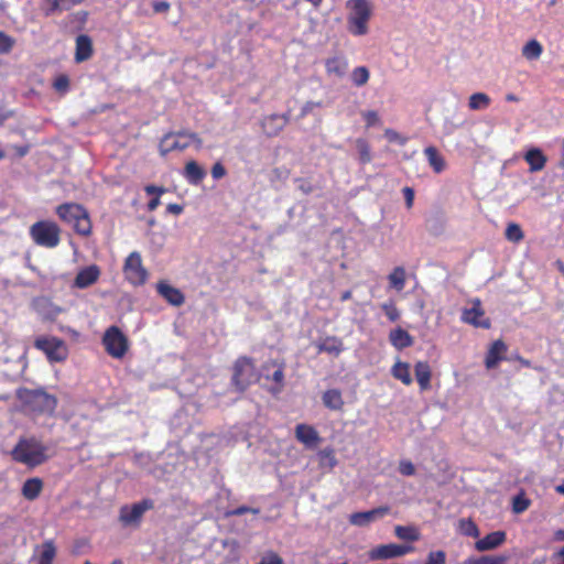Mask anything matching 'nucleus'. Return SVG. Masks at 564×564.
Masks as SVG:
<instances>
[{"label": "nucleus", "mask_w": 564, "mask_h": 564, "mask_svg": "<svg viewBox=\"0 0 564 564\" xmlns=\"http://www.w3.org/2000/svg\"><path fill=\"white\" fill-rule=\"evenodd\" d=\"M446 553L442 550L432 551L429 553L426 562L424 564H445Z\"/></svg>", "instance_id": "nucleus-45"}, {"label": "nucleus", "mask_w": 564, "mask_h": 564, "mask_svg": "<svg viewBox=\"0 0 564 564\" xmlns=\"http://www.w3.org/2000/svg\"><path fill=\"white\" fill-rule=\"evenodd\" d=\"M322 102L321 101H307L303 105V107L301 108V112H300V118H304L306 117L308 113H311L313 111V109L315 107H322Z\"/></svg>", "instance_id": "nucleus-54"}, {"label": "nucleus", "mask_w": 564, "mask_h": 564, "mask_svg": "<svg viewBox=\"0 0 564 564\" xmlns=\"http://www.w3.org/2000/svg\"><path fill=\"white\" fill-rule=\"evenodd\" d=\"M414 551L412 545H402V544H382L369 552V556L371 560H388L403 556L408 553Z\"/></svg>", "instance_id": "nucleus-12"}, {"label": "nucleus", "mask_w": 564, "mask_h": 564, "mask_svg": "<svg viewBox=\"0 0 564 564\" xmlns=\"http://www.w3.org/2000/svg\"><path fill=\"white\" fill-rule=\"evenodd\" d=\"M258 564H284V562L278 553L269 551L261 557Z\"/></svg>", "instance_id": "nucleus-48"}, {"label": "nucleus", "mask_w": 564, "mask_h": 564, "mask_svg": "<svg viewBox=\"0 0 564 564\" xmlns=\"http://www.w3.org/2000/svg\"><path fill=\"white\" fill-rule=\"evenodd\" d=\"M124 274L130 282H145L148 272L142 265L139 252H131L124 262Z\"/></svg>", "instance_id": "nucleus-13"}, {"label": "nucleus", "mask_w": 564, "mask_h": 564, "mask_svg": "<svg viewBox=\"0 0 564 564\" xmlns=\"http://www.w3.org/2000/svg\"><path fill=\"white\" fill-rule=\"evenodd\" d=\"M347 7L350 12L347 18L348 31L357 36L368 33V21L371 17V7L368 0H349Z\"/></svg>", "instance_id": "nucleus-4"}, {"label": "nucleus", "mask_w": 564, "mask_h": 564, "mask_svg": "<svg viewBox=\"0 0 564 564\" xmlns=\"http://www.w3.org/2000/svg\"><path fill=\"white\" fill-rule=\"evenodd\" d=\"M524 160L530 165L531 172H538L543 170L546 163L545 155L542 153L540 149L536 148L530 149L525 153Z\"/></svg>", "instance_id": "nucleus-27"}, {"label": "nucleus", "mask_w": 564, "mask_h": 564, "mask_svg": "<svg viewBox=\"0 0 564 564\" xmlns=\"http://www.w3.org/2000/svg\"><path fill=\"white\" fill-rule=\"evenodd\" d=\"M288 119L280 118V115H270L262 120V129L269 137L278 135L286 126Z\"/></svg>", "instance_id": "nucleus-23"}, {"label": "nucleus", "mask_w": 564, "mask_h": 564, "mask_svg": "<svg viewBox=\"0 0 564 564\" xmlns=\"http://www.w3.org/2000/svg\"><path fill=\"white\" fill-rule=\"evenodd\" d=\"M542 51V45L536 40H530L522 47V55L529 61H534L541 56Z\"/></svg>", "instance_id": "nucleus-38"}, {"label": "nucleus", "mask_w": 564, "mask_h": 564, "mask_svg": "<svg viewBox=\"0 0 564 564\" xmlns=\"http://www.w3.org/2000/svg\"><path fill=\"white\" fill-rule=\"evenodd\" d=\"M322 401L325 408L332 411H343L345 401L339 389H327L323 395Z\"/></svg>", "instance_id": "nucleus-22"}, {"label": "nucleus", "mask_w": 564, "mask_h": 564, "mask_svg": "<svg viewBox=\"0 0 564 564\" xmlns=\"http://www.w3.org/2000/svg\"><path fill=\"white\" fill-rule=\"evenodd\" d=\"M84 0H46L48 7L46 8V15L54 13L55 11L69 10L76 4L82 3Z\"/></svg>", "instance_id": "nucleus-33"}, {"label": "nucleus", "mask_w": 564, "mask_h": 564, "mask_svg": "<svg viewBox=\"0 0 564 564\" xmlns=\"http://www.w3.org/2000/svg\"><path fill=\"white\" fill-rule=\"evenodd\" d=\"M154 508V502L151 499H143L140 502L133 503L131 507L123 506L120 509L119 519L124 524L139 523L144 512Z\"/></svg>", "instance_id": "nucleus-10"}, {"label": "nucleus", "mask_w": 564, "mask_h": 564, "mask_svg": "<svg viewBox=\"0 0 564 564\" xmlns=\"http://www.w3.org/2000/svg\"><path fill=\"white\" fill-rule=\"evenodd\" d=\"M386 135L388 137V139L390 141H400V143H404L405 142V139H401L400 134L397 131L388 129L386 131Z\"/></svg>", "instance_id": "nucleus-59"}, {"label": "nucleus", "mask_w": 564, "mask_h": 564, "mask_svg": "<svg viewBox=\"0 0 564 564\" xmlns=\"http://www.w3.org/2000/svg\"><path fill=\"white\" fill-rule=\"evenodd\" d=\"M270 368H275L272 376L267 375L268 380H272L279 386V391L282 389L284 383V365L279 364L275 360H270L264 364L263 370H269Z\"/></svg>", "instance_id": "nucleus-30"}, {"label": "nucleus", "mask_w": 564, "mask_h": 564, "mask_svg": "<svg viewBox=\"0 0 564 564\" xmlns=\"http://www.w3.org/2000/svg\"><path fill=\"white\" fill-rule=\"evenodd\" d=\"M192 143H196V148L202 147V139L193 132L178 131L166 133L160 142L159 149L162 155H166L172 151H183L188 148Z\"/></svg>", "instance_id": "nucleus-8"}, {"label": "nucleus", "mask_w": 564, "mask_h": 564, "mask_svg": "<svg viewBox=\"0 0 564 564\" xmlns=\"http://www.w3.org/2000/svg\"><path fill=\"white\" fill-rule=\"evenodd\" d=\"M458 531L465 536H479V529L471 519H460L458 522Z\"/></svg>", "instance_id": "nucleus-40"}, {"label": "nucleus", "mask_w": 564, "mask_h": 564, "mask_svg": "<svg viewBox=\"0 0 564 564\" xmlns=\"http://www.w3.org/2000/svg\"><path fill=\"white\" fill-rule=\"evenodd\" d=\"M507 540L505 531H494L479 539L475 543V549L478 552L491 551L502 545Z\"/></svg>", "instance_id": "nucleus-18"}, {"label": "nucleus", "mask_w": 564, "mask_h": 564, "mask_svg": "<svg viewBox=\"0 0 564 564\" xmlns=\"http://www.w3.org/2000/svg\"><path fill=\"white\" fill-rule=\"evenodd\" d=\"M156 292L172 305L180 306L184 303L183 293L172 284H156Z\"/></svg>", "instance_id": "nucleus-21"}, {"label": "nucleus", "mask_w": 564, "mask_h": 564, "mask_svg": "<svg viewBox=\"0 0 564 564\" xmlns=\"http://www.w3.org/2000/svg\"><path fill=\"white\" fill-rule=\"evenodd\" d=\"M362 118L365 119L367 127H373L380 123L379 115L375 110L364 111Z\"/></svg>", "instance_id": "nucleus-50"}, {"label": "nucleus", "mask_w": 564, "mask_h": 564, "mask_svg": "<svg viewBox=\"0 0 564 564\" xmlns=\"http://www.w3.org/2000/svg\"><path fill=\"white\" fill-rule=\"evenodd\" d=\"M30 236L35 245L53 249L61 242V228L54 221L40 220L30 227Z\"/></svg>", "instance_id": "nucleus-5"}, {"label": "nucleus", "mask_w": 564, "mask_h": 564, "mask_svg": "<svg viewBox=\"0 0 564 564\" xmlns=\"http://www.w3.org/2000/svg\"><path fill=\"white\" fill-rule=\"evenodd\" d=\"M424 154L427 159L430 166L435 173H442L445 170L446 163L440 151L431 145L425 148Z\"/></svg>", "instance_id": "nucleus-26"}, {"label": "nucleus", "mask_w": 564, "mask_h": 564, "mask_svg": "<svg viewBox=\"0 0 564 564\" xmlns=\"http://www.w3.org/2000/svg\"><path fill=\"white\" fill-rule=\"evenodd\" d=\"M160 204H161V202H160V197H154V198H152V199L148 203V209H149L150 212H153V210H155V209L159 207V205H160Z\"/></svg>", "instance_id": "nucleus-61"}, {"label": "nucleus", "mask_w": 564, "mask_h": 564, "mask_svg": "<svg viewBox=\"0 0 564 564\" xmlns=\"http://www.w3.org/2000/svg\"><path fill=\"white\" fill-rule=\"evenodd\" d=\"M259 375L252 358L239 357L232 367L231 382L239 391H245L251 383L257 382Z\"/></svg>", "instance_id": "nucleus-6"}, {"label": "nucleus", "mask_w": 564, "mask_h": 564, "mask_svg": "<svg viewBox=\"0 0 564 564\" xmlns=\"http://www.w3.org/2000/svg\"><path fill=\"white\" fill-rule=\"evenodd\" d=\"M399 471L403 476H412L415 473V467L410 460H401L399 464Z\"/></svg>", "instance_id": "nucleus-52"}, {"label": "nucleus", "mask_w": 564, "mask_h": 564, "mask_svg": "<svg viewBox=\"0 0 564 564\" xmlns=\"http://www.w3.org/2000/svg\"><path fill=\"white\" fill-rule=\"evenodd\" d=\"M391 375L405 386H410L412 383L410 365L408 362H395L391 369Z\"/></svg>", "instance_id": "nucleus-31"}, {"label": "nucleus", "mask_w": 564, "mask_h": 564, "mask_svg": "<svg viewBox=\"0 0 564 564\" xmlns=\"http://www.w3.org/2000/svg\"><path fill=\"white\" fill-rule=\"evenodd\" d=\"M53 87L56 91H58L61 94H65L69 88L68 76L62 74L58 77H56V79L54 80Z\"/></svg>", "instance_id": "nucleus-46"}, {"label": "nucleus", "mask_w": 564, "mask_h": 564, "mask_svg": "<svg viewBox=\"0 0 564 564\" xmlns=\"http://www.w3.org/2000/svg\"><path fill=\"white\" fill-rule=\"evenodd\" d=\"M33 346L42 351L50 362H63L68 357V348L62 338L56 336H37Z\"/></svg>", "instance_id": "nucleus-7"}, {"label": "nucleus", "mask_w": 564, "mask_h": 564, "mask_svg": "<svg viewBox=\"0 0 564 564\" xmlns=\"http://www.w3.org/2000/svg\"><path fill=\"white\" fill-rule=\"evenodd\" d=\"M170 9V3L166 1H158L153 4V10L158 13L166 12Z\"/></svg>", "instance_id": "nucleus-58"}, {"label": "nucleus", "mask_w": 564, "mask_h": 564, "mask_svg": "<svg viewBox=\"0 0 564 564\" xmlns=\"http://www.w3.org/2000/svg\"><path fill=\"white\" fill-rule=\"evenodd\" d=\"M508 557L503 555H482L479 557H468L464 564H505Z\"/></svg>", "instance_id": "nucleus-37"}, {"label": "nucleus", "mask_w": 564, "mask_h": 564, "mask_svg": "<svg viewBox=\"0 0 564 564\" xmlns=\"http://www.w3.org/2000/svg\"><path fill=\"white\" fill-rule=\"evenodd\" d=\"M295 438L307 448H315L322 441L317 430L305 423L295 426Z\"/></svg>", "instance_id": "nucleus-17"}, {"label": "nucleus", "mask_w": 564, "mask_h": 564, "mask_svg": "<svg viewBox=\"0 0 564 564\" xmlns=\"http://www.w3.org/2000/svg\"><path fill=\"white\" fill-rule=\"evenodd\" d=\"M319 465L333 469L337 464V458L333 447H325L317 453Z\"/></svg>", "instance_id": "nucleus-35"}, {"label": "nucleus", "mask_w": 564, "mask_h": 564, "mask_svg": "<svg viewBox=\"0 0 564 564\" xmlns=\"http://www.w3.org/2000/svg\"><path fill=\"white\" fill-rule=\"evenodd\" d=\"M101 343L106 352L115 359H122L129 350L128 337L115 325L105 330Z\"/></svg>", "instance_id": "nucleus-9"}, {"label": "nucleus", "mask_w": 564, "mask_h": 564, "mask_svg": "<svg viewBox=\"0 0 564 564\" xmlns=\"http://www.w3.org/2000/svg\"><path fill=\"white\" fill-rule=\"evenodd\" d=\"M249 512L253 513V514H258L260 512V510L258 508L240 506V507L229 511L227 514L228 516H242V514H246V513H249Z\"/></svg>", "instance_id": "nucleus-53"}, {"label": "nucleus", "mask_w": 564, "mask_h": 564, "mask_svg": "<svg viewBox=\"0 0 564 564\" xmlns=\"http://www.w3.org/2000/svg\"><path fill=\"white\" fill-rule=\"evenodd\" d=\"M13 40L4 34L3 32H0V53H8L13 47Z\"/></svg>", "instance_id": "nucleus-51"}, {"label": "nucleus", "mask_w": 564, "mask_h": 564, "mask_svg": "<svg viewBox=\"0 0 564 564\" xmlns=\"http://www.w3.org/2000/svg\"><path fill=\"white\" fill-rule=\"evenodd\" d=\"M406 279V272L403 267H397L388 275V282H404Z\"/></svg>", "instance_id": "nucleus-49"}, {"label": "nucleus", "mask_w": 564, "mask_h": 564, "mask_svg": "<svg viewBox=\"0 0 564 564\" xmlns=\"http://www.w3.org/2000/svg\"><path fill=\"white\" fill-rule=\"evenodd\" d=\"M389 340L391 345L398 350H402L413 345L412 336L401 327H398L390 332Z\"/></svg>", "instance_id": "nucleus-25"}, {"label": "nucleus", "mask_w": 564, "mask_h": 564, "mask_svg": "<svg viewBox=\"0 0 564 564\" xmlns=\"http://www.w3.org/2000/svg\"><path fill=\"white\" fill-rule=\"evenodd\" d=\"M206 172L195 162L189 161L185 165L184 176L193 185L199 184L205 177Z\"/></svg>", "instance_id": "nucleus-29"}, {"label": "nucleus", "mask_w": 564, "mask_h": 564, "mask_svg": "<svg viewBox=\"0 0 564 564\" xmlns=\"http://www.w3.org/2000/svg\"><path fill=\"white\" fill-rule=\"evenodd\" d=\"M44 482L40 477L28 478L21 488V494L29 501L36 500L43 491Z\"/></svg>", "instance_id": "nucleus-20"}, {"label": "nucleus", "mask_w": 564, "mask_h": 564, "mask_svg": "<svg viewBox=\"0 0 564 564\" xmlns=\"http://www.w3.org/2000/svg\"><path fill=\"white\" fill-rule=\"evenodd\" d=\"M390 512V507L381 506L368 511L355 512L350 514L349 522L352 525L366 527L369 523L383 518Z\"/></svg>", "instance_id": "nucleus-14"}, {"label": "nucleus", "mask_w": 564, "mask_h": 564, "mask_svg": "<svg viewBox=\"0 0 564 564\" xmlns=\"http://www.w3.org/2000/svg\"><path fill=\"white\" fill-rule=\"evenodd\" d=\"M516 359H517V360H518L522 366H524V367H527V368L531 367V362H530V360L524 359V358H523V357H521V356H517V357H516Z\"/></svg>", "instance_id": "nucleus-64"}, {"label": "nucleus", "mask_w": 564, "mask_h": 564, "mask_svg": "<svg viewBox=\"0 0 564 564\" xmlns=\"http://www.w3.org/2000/svg\"><path fill=\"white\" fill-rule=\"evenodd\" d=\"M166 210L170 214L180 215L183 213V206L178 204H169Z\"/></svg>", "instance_id": "nucleus-60"}, {"label": "nucleus", "mask_w": 564, "mask_h": 564, "mask_svg": "<svg viewBox=\"0 0 564 564\" xmlns=\"http://www.w3.org/2000/svg\"><path fill=\"white\" fill-rule=\"evenodd\" d=\"M471 307L464 308L462 314L463 322L470 324L475 327L489 329L491 326V322L488 317L485 316V311L481 307V302L479 299H475L471 302Z\"/></svg>", "instance_id": "nucleus-11"}, {"label": "nucleus", "mask_w": 564, "mask_h": 564, "mask_svg": "<svg viewBox=\"0 0 564 564\" xmlns=\"http://www.w3.org/2000/svg\"><path fill=\"white\" fill-rule=\"evenodd\" d=\"M296 182L299 183V189L305 194V195H308L313 192V186L310 182L303 180V178H299L296 180Z\"/></svg>", "instance_id": "nucleus-57"}, {"label": "nucleus", "mask_w": 564, "mask_h": 564, "mask_svg": "<svg viewBox=\"0 0 564 564\" xmlns=\"http://www.w3.org/2000/svg\"><path fill=\"white\" fill-rule=\"evenodd\" d=\"M12 459L28 467H36L48 459L47 447L35 437L20 438L11 451Z\"/></svg>", "instance_id": "nucleus-2"}, {"label": "nucleus", "mask_w": 564, "mask_h": 564, "mask_svg": "<svg viewBox=\"0 0 564 564\" xmlns=\"http://www.w3.org/2000/svg\"><path fill=\"white\" fill-rule=\"evenodd\" d=\"M356 149L358 151L359 161L361 164H367L371 161V152L368 142L365 139H357L355 141Z\"/></svg>", "instance_id": "nucleus-42"}, {"label": "nucleus", "mask_w": 564, "mask_h": 564, "mask_svg": "<svg viewBox=\"0 0 564 564\" xmlns=\"http://www.w3.org/2000/svg\"><path fill=\"white\" fill-rule=\"evenodd\" d=\"M144 191L148 195H155L156 186L155 185H147Z\"/></svg>", "instance_id": "nucleus-63"}, {"label": "nucleus", "mask_w": 564, "mask_h": 564, "mask_svg": "<svg viewBox=\"0 0 564 564\" xmlns=\"http://www.w3.org/2000/svg\"><path fill=\"white\" fill-rule=\"evenodd\" d=\"M508 346L502 339H497L489 346L485 356V367L490 370L495 369L500 361L506 359Z\"/></svg>", "instance_id": "nucleus-16"}, {"label": "nucleus", "mask_w": 564, "mask_h": 564, "mask_svg": "<svg viewBox=\"0 0 564 564\" xmlns=\"http://www.w3.org/2000/svg\"><path fill=\"white\" fill-rule=\"evenodd\" d=\"M382 310L390 322H395L400 318V312L394 303L389 302L382 305Z\"/></svg>", "instance_id": "nucleus-47"}, {"label": "nucleus", "mask_w": 564, "mask_h": 564, "mask_svg": "<svg viewBox=\"0 0 564 564\" xmlns=\"http://www.w3.org/2000/svg\"><path fill=\"white\" fill-rule=\"evenodd\" d=\"M506 237L512 242H519L523 239L524 235L519 225L509 224L506 229Z\"/></svg>", "instance_id": "nucleus-44"}, {"label": "nucleus", "mask_w": 564, "mask_h": 564, "mask_svg": "<svg viewBox=\"0 0 564 564\" xmlns=\"http://www.w3.org/2000/svg\"><path fill=\"white\" fill-rule=\"evenodd\" d=\"M226 175V169L219 162L215 163L212 167V176L215 180H219Z\"/></svg>", "instance_id": "nucleus-56"}, {"label": "nucleus", "mask_w": 564, "mask_h": 564, "mask_svg": "<svg viewBox=\"0 0 564 564\" xmlns=\"http://www.w3.org/2000/svg\"><path fill=\"white\" fill-rule=\"evenodd\" d=\"M42 551L39 556L37 564H53L56 556V547L53 540H47L42 543Z\"/></svg>", "instance_id": "nucleus-34"}, {"label": "nucleus", "mask_w": 564, "mask_h": 564, "mask_svg": "<svg viewBox=\"0 0 564 564\" xmlns=\"http://www.w3.org/2000/svg\"><path fill=\"white\" fill-rule=\"evenodd\" d=\"M93 46L91 40L87 35H79L76 39V53L75 59L77 62H84L91 56Z\"/></svg>", "instance_id": "nucleus-28"}, {"label": "nucleus", "mask_w": 564, "mask_h": 564, "mask_svg": "<svg viewBox=\"0 0 564 564\" xmlns=\"http://www.w3.org/2000/svg\"><path fill=\"white\" fill-rule=\"evenodd\" d=\"M325 69L328 77L341 79L348 70V59L343 53H337L325 59Z\"/></svg>", "instance_id": "nucleus-15"}, {"label": "nucleus", "mask_w": 564, "mask_h": 564, "mask_svg": "<svg viewBox=\"0 0 564 564\" xmlns=\"http://www.w3.org/2000/svg\"><path fill=\"white\" fill-rule=\"evenodd\" d=\"M57 216L82 236L91 232V223L88 212L79 204L65 203L56 207Z\"/></svg>", "instance_id": "nucleus-3"}, {"label": "nucleus", "mask_w": 564, "mask_h": 564, "mask_svg": "<svg viewBox=\"0 0 564 564\" xmlns=\"http://www.w3.org/2000/svg\"><path fill=\"white\" fill-rule=\"evenodd\" d=\"M402 193H403V196H404V199H405V205H406V208H412L413 206V202H414V191L413 188L406 186L402 189Z\"/></svg>", "instance_id": "nucleus-55"}, {"label": "nucleus", "mask_w": 564, "mask_h": 564, "mask_svg": "<svg viewBox=\"0 0 564 564\" xmlns=\"http://www.w3.org/2000/svg\"><path fill=\"white\" fill-rule=\"evenodd\" d=\"M370 77V73L366 66H358L350 74L351 82L357 87L365 86Z\"/></svg>", "instance_id": "nucleus-39"}, {"label": "nucleus", "mask_w": 564, "mask_h": 564, "mask_svg": "<svg viewBox=\"0 0 564 564\" xmlns=\"http://www.w3.org/2000/svg\"><path fill=\"white\" fill-rule=\"evenodd\" d=\"M531 506V500L527 498L523 491L519 492L512 499V511L516 514L523 513Z\"/></svg>", "instance_id": "nucleus-41"}, {"label": "nucleus", "mask_w": 564, "mask_h": 564, "mask_svg": "<svg viewBox=\"0 0 564 564\" xmlns=\"http://www.w3.org/2000/svg\"><path fill=\"white\" fill-rule=\"evenodd\" d=\"M416 381L422 391L431 388L432 371L427 361H417L414 366Z\"/></svg>", "instance_id": "nucleus-24"}, {"label": "nucleus", "mask_w": 564, "mask_h": 564, "mask_svg": "<svg viewBox=\"0 0 564 564\" xmlns=\"http://www.w3.org/2000/svg\"><path fill=\"white\" fill-rule=\"evenodd\" d=\"M394 532L399 539L404 541L412 542L419 539V532L413 527L397 525Z\"/></svg>", "instance_id": "nucleus-43"}, {"label": "nucleus", "mask_w": 564, "mask_h": 564, "mask_svg": "<svg viewBox=\"0 0 564 564\" xmlns=\"http://www.w3.org/2000/svg\"><path fill=\"white\" fill-rule=\"evenodd\" d=\"M100 276V268L97 264H90L80 269L74 282H97Z\"/></svg>", "instance_id": "nucleus-32"}, {"label": "nucleus", "mask_w": 564, "mask_h": 564, "mask_svg": "<svg viewBox=\"0 0 564 564\" xmlns=\"http://www.w3.org/2000/svg\"><path fill=\"white\" fill-rule=\"evenodd\" d=\"M13 112L10 110H0V126L4 123L10 117H12Z\"/></svg>", "instance_id": "nucleus-62"}, {"label": "nucleus", "mask_w": 564, "mask_h": 564, "mask_svg": "<svg viewBox=\"0 0 564 564\" xmlns=\"http://www.w3.org/2000/svg\"><path fill=\"white\" fill-rule=\"evenodd\" d=\"M317 352H326L334 357H338L344 350V343L337 336H326L316 343Z\"/></svg>", "instance_id": "nucleus-19"}, {"label": "nucleus", "mask_w": 564, "mask_h": 564, "mask_svg": "<svg viewBox=\"0 0 564 564\" xmlns=\"http://www.w3.org/2000/svg\"><path fill=\"white\" fill-rule=\"evenodd\" d=\"M15 397L21 403L22 410L32 415H52L57 406V398L46 392L44 388L20 387L15 391Z\"/></svg>", "instance_id": "nucleus-1"}, {"label": "nucleus", "mask_w": 564, "mask_h": 564, "mask_svg": "<svg viewBox=\"0 0 564 564\" xmlns=\"http://www.w3.org/2000/svg\"><path fill=\"white\" fill-rule=\"evenodd\" d=\"M490 105V98L485 93H475L469 97L468 107L471 110H484Z\"/></svg>", "instance_id": "nucleus-36"}]
</instances>
